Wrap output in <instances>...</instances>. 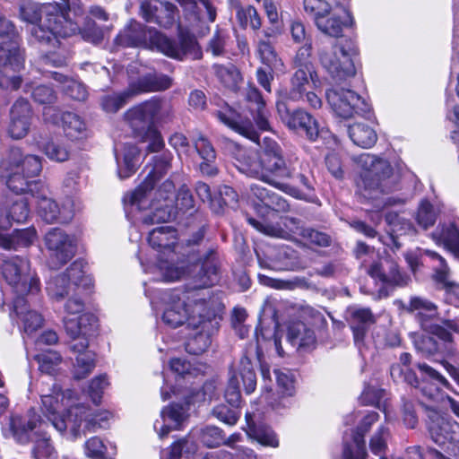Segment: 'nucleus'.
Instances as JSON below:
<instances>
[{"label": "nucleus", "mask_w": 459, "mask_h": 459, "mask_svg": "<svg viewBox=\"0 0 459 459\" xmlns=\"http://www.w3.org/2000/svg\"><path fill=\"white\" fill-rule=\"evenodd\" d=\"M360 416L359 425L351 432L350 437H343V449L341 459H365L367 455L364 436L369 431L371 426L378 421L379 414L373 411H364L351 413L345 419V424L353 423L355 418Z\"/></svg>", "instance_id": "ddd939ff"}, {"label": "nucleus", "mask_w": 459, "mask_h": 459, "mask_svg": "<svg viewBox=\"0 0 459 459\" xmlns=\"http://www.w3.org/2000/svg\"><path fill=\"white\" fill-rule=\"evenodd\" d=\"M432 236L438 244H442L455 257L459 256V230L455 221L442 223Z\"/></svg>", "instance_id": "79ce46f5"}, {"label": "nucleus", "mask_w": 459, "mask_h": 459, "mask_svg": "<svg viewBox=\"0 0 459 459\" xmlns=\"http://www.w3.org/2000/svg\"><path fill=\"white\" fill-rule=\"evenodd\" d=\"M325 97L333 111L340 117L350 118L354 115L365 116L370 112V105L351 90L333 87Z\"/></svg>", "instance_id": "a211bd4d"}, {"label": "nucleus", "mask_w": 459, "mask_h": 459, "mask_svg": "<svg viewBox=\"0 0 459 459\" xmlns=\"http://www.w3.org/2000/svg\"><path fill=\"white\" fill-rule=\"evenodd\" d=\"M247 221L257 230L275 238H290L292 235L302 237L306 228L303 227L301 221L296 218L285 217L282 223L285 229L279 225L268 224L261 222L254 218L248 217Z\"/></svg>", "instance_id": "7c9ffc66"}, {"label": "nucleus", "mask_w": 459, "mask_h": 459, "mask_svg": "<svg viewBox=\"0 0 459 459\" xmlns=\"http://www.w3.org/2000/svg\"><path fill=\"white\" fill-rule=\"evenodd\" d=\"M0 36L9 38L0 44V89L17 90L22 80L15 74L23 67L24 56L19 48L14 25L1 16Z\"/></svg>", "instance_id": "9d476101"}, {"label": "nucleus", "mask_w": 459, "mask_h": 459, "mask_svg": "<svg viewBox=\"0 0 459 459\" xmlns=\"http://www.w3.org/2000/svg\"><path fill=\"white\" fill-rule=\"evenodd\" d=\"M236 15L238 22L244 28L250 26L253 30H257L262 26L261 17L252 5L238 7Z\"/></svg>", "instance_id": "e2e57ef3"}, {"label": "nucleus", "mask_w": 459, "mask_h": 459, "mask_svg": "<svg viewBox=\"0 0 459 459\" xmlns=\"http://www.w3.org/2000/svg\"><path fill=\"white\" fill-rule=\"evenodd\" d=\"M43 425L39 416L34 414L26 423H18L13 420L12 429L13 436L19 443L25 444L29 440L32 441L31 459H58V453L50 436L43 429Z\"/></svg>", "instance_id": "f8f14e48"}, {"label": "nucleus", "mask_w": 459, "mask_h": 459, "mask_svg": "<svg viewBox=\"0 0 459 459\" xmlns=\"http://www.w3.org/2000/svg\"><path fill=\"white\" fill-rule=\"evenodd\" d=\"M235 160L239 172L264 183L273 182L267 175H264L261 153L258 155L252 150L238 147Z\"/></svg>", "instance_id": "bb28decb"}, {"label": "nucleus", "mask_w": 459, "mask_h": 459, "mask_svg": "<svg viewBox=\"0 0 459 459\" xmlns=\"http://www.w3.org/2000/svg\"><path fill=\"white\" fill-rule=\"evenodd\" d=\"M222 306L220 302H212L205 314H199L201 322L192 327L196 333L186 343V351L194 355L204 352L211 344V335L219 326Z\"/></svg>", "instance_id": "f3484780"}, {"label": "nucleus", "mask_w": 459, "mask_h": 459, "mask_svg": "<svg viewBox=\"0 0 459 459\" xmlns=\"http://www.w3.org/2000/svg\"><path fill=\"white\" fill-rule=\"evenodd\" d=\"M311 57L312 42L311 40H307L305 44L298 49L293 59V65L298 69L313 70Z\"/></svg>", "instance_id": "338daca9"}, {"label": "nucleus", "mask_w": 459, "mask_h": 459, "mask_svg": "<svg viewBox=\"0 0 459 459\" xmlns=\"http://www.w3.org/2000/svg\"><path fill=\"white\" fill-rule=\"evenodd\" d=\"M125 119L129 124L135 137L143 134L150 128L154 127L151 117L147 114V108L144 102L128 109L125 113Z\"/></svg>", "instance_id": "a19ab883"}, {"label": "nucleus", "mask_w": 459, "mask_h": 459, "mask_svg": "<svg viewBox=\"0 0 459 459\" xmlns=\"http://www.w3.org/2000/svg\"><path fill=\"white\" fill-rule=\"evenodd\" d=\"M116 43L122 47H143L155 49L170 58L180 61L186 57L194 60L202 57L201 48L193 35L180 31L178 42L157 30L134 21L117 36Z\"/></svg>", "instance_id": "7ed1b4c3"}, {"label": "nucleus", "mask_w": 459, "mask_h": 459, "mask_svg": "<svg viewBox=\"0 0 459 459\" xmlns=\"http://www.w3.org/2000/svg\"><path fill=\"white\" fill-rule=\"evenodd\" d=\"M51 75L55 81L63 85V91L70 98L78 101H83L87 99L88 92L82 82L56 72L52 73Z\"/></svg>", "instance_id": "864d4df0"}, {"label": "nucleus", "mask_w": 459, "mask_h": 459, "mask_svg": "<svg viewBox=\"0 0 459 459\" xmlns=\"http://www.w3.org/2000/svg\"><path fill=\"white\" fill-rule=\"evenodd\" d=\"M257 53L261 62L271 70H283V62L278 56L274 48L269 41L264 39L259 40L257 43Z\"/></svg>", "instance_id": "6e6d98bb"}, {"label": "nucleus", "mask_w": 459, "mask_h": 459, "mask_svg": "<svg viewBox=\"0 0 459 459\" xmlns=\"http://www.w3.org/2000/svg\"><path fill=\"white\" fill-rule=\"evenodd\" d=\"M261 158L264 175H267L273 181L267 184L283 192H292V187L279 180L288 164L281 145L275 140L264 137L261 144Z\"/></svg>", "instance_id": "dca6fc26"}, {"label": "nucleus", "mask_w": 459, "mask_h": 459, "mask_svg": "<svg viewBox=\"0 0 459 459\" xmlns=\"http://www.w3.org/2000/svg\"><path fill=\"white\" fill-rule=\"evenodd\" d=\"M249 191V197L255 199L259 203L255 206L258 212L263 209L266 212L272 210L278 212L289 211V204L287 201L277 193L258 184H251Z\"/></svg>", "instance_id": "2f4dec72"}, {"label": "nucleus", "mask_w": 459, "mask_h": 459, "mask_svg": "<svg viewBox=\"0 0 459 459\" xmlns=\"http://www.w3.org/2000/svg\"><path fill=\"white\" fill-rule=\"evenodd\" d=\"M172 158L170 152H165L152 159V163L146 166L149 171L143 182L123 198L127 216L134 210L151 209L150 213L142 219L143 223L146 225L167 222L172 217L174 209L171 197L175 189L173 182L169 179L164 181L152 197L154 185L169 172Z\"/></svg>", "instance_id": "f03ea898"}, {"label": "nucleus", "mask_w": 459, "mask_h": 459, "mask_svg": "<svg viewBox=\"0 0 459 459\" xmlns=\"http://www.w3.org/2000/svg\"><path fill=\"white\" fill-rule=\"evenodd\" d=\"M86 413L78 416V421H81V435L88 432H95L99 429L108 428V420L110 417V412L103 411L99 413L90 412V409L84 405Z\"/></svg>", "instance_id": "3c124183"}, {"label": "nucleus", "mask_w": 459, "mask_h": 459, "mask_svg": "<svg viewBox=\"0 0 459 459\" xmlns=\"http://www.w3.org/2000/svg\"><path fill=\"white\" fill-rule=\"evenodd\" d=\"M276 108L281 120L290 130L305 134L310 141H315L317 138L318 124L307 112L302 109L290 111L286 103L282 101H278Z\"/></svg>", "instance_id": "4be33fe9"}, {"label": "nucleus", "mask_w": 459, "mask_h": 459, "mask_svg": "<svg viewBox=\"0 0 459 459\" xmlns=\"http://www.w3.org/2000/svg\"><path fill=\"white\" fill-rule=\"evenodd\" d=\"M0 273L3 280L14 293L13 307L21 312L24 305V296L35 295L39 291V279L31 270L30 261L20 255L4 259Z\"/></svg>", "instance_id": "1a4fd4ad"}, {"label": "nucleus", "mask_w": 459, "mask_h": 459, "mask_svg": "<svg viewBox=\"0 0 459 459\" xmlns=\"http://www.w3.org/2000/svg\"><path fill=\"white\" fill-rule=\"evenodd\" d=\"M134 96L135 94L134 91H131V84L129 83L127 89L124 91L104 96L101 100V107L106 112L115 113Z\"/></svg>", "instance_id": "052dcab7"}, {"label": "nucleus", "mask_w": 459, "mask_h": 459, "mask_svg": "<svg viewBox=\"0 0 459 459\" xmlns=\"http://www.w3.org/2000/svg\"><path fill=\"white\" fill-rule=\"evenodd\" d=\"M74 290L71 283L66 281V276L63 274L52 277L47 282V292L48 296L56 301L62 300Z\"/></svg>", "instance_id": "13d9d810"}, {"label": "nucleus", "mask_w": 459, "mask_h": 459, "mask_svg": "<svg viewBox=\"0 0 459 459\" xmlns=\"http://www.w3.org/2000/svg\"><path fill=\"white\" fill-rule=\"evenodd\" d=\"M239 379H241L247 394H252L256 388V375L254 370L250 359L243 356L236 371L232 372L225 390V399L227 403L235 408H238L241 403V394L239 389Z\"/></svg>", "instance_id": "aec40b11"}, {"label": "nucleus", "mask_w": 459, "mask_h": 459, "mask_svg": "<svg viewBox=\"0 0 459 459\" xmlns=\"http://www.w3.org/2000/svg\"><path fill=\"white\" fill-rule=\"evenodd\" d=\"M43 153L52 161L65 162L69 159L70 150L58 140H50L39 146Z\"/></svg>", "instance_id": "bf43d9fd"}, {"label": "nucleus", "mask_w": 459, "mask_h": 459, "mask_svg": "<svg viewBox=\"0 0 459 459\" xmlns=\"http://www.w3.org/2000/svg\"><path fill=\"white\" fill-rule=\"evenodd\" d=\"M0 169L6 178V185L19 195L30 192L34 196L43 185L30 178L37 177L42 169L41 159L36 155L23 156L19 148H11L5 158L0 160Z\"/></svg>", "instance_id": "0eeeda50"}, {"label": "nucleus", "mask_w": 459, "mask_h": 459, "mask_svg": "<svg viewBox=\"0 0 459 459\" xmlns=\"http://www.w3.org/2000/svg\"><path fill=\"white\" fill-rule=\"evenodd\" d=\"M304 10L322 33L333 37L342 36L343 29L351 26L353 18L344 4L333 5L326 0H304Z\"/></svg>", "instance_id": "9b49d317"}, {"label": "nucleus", "mask_w": 459, "mask_h": 459, "mask_svg": "<svg viewBox=\"0 0 459 459\" xmlns=\"http://www.w3.org/2000/svg\"><path fill=\"white\" fill-rule=\"evenodd\" d=\"M31 118L30 105L24 99L18 100L12 107L10 112V124L8 133L13 139L24 137L30 128Z\"/></svg>", "instance_id": "c756f323"}, {"label": "nucleus", "mask_w": 459, "mask_h": 459, "mask_svg": "<svg viewBox=\"0 0 459 459\" xmlns=\"http://www.w3.org/2000/svg\"><path fill=\"white\" fill-rule=\"evenodd\" d=\"M144 103L147 108V114L153 125L156 123H167L172 119L174 108L169 100L152 97L151 100L144 101Z\"/></svg>", "instance_id": "49530a36"}, {"label": "nucleus", "mask_w": 459, "mask_h": 459, "mask_svg": "<svg viewBox=\"0 0 459 459\" xmlns=\"http://www.w3.org/2000/svg\"><path fill=\"white\" fill-rule=\"evenodd\" d=\"M177 238V231L170 226H160L153 229L149 233L148 242L159 253L157 262L146 264L140 259V263L145 273L160 274V276L154 278L157 281H175L180 280L186 273L183 264H175L167 259H163L160 255V254H163L170 257L171 260L173 259V248Z\"/></svg>", "instance_id": "6e6552de"}, {"label": "nucleus", "mask_w": 459, "mask_h": 459, "mask_svg": "<svg viewBox=\"0 0 459 459\" xmlns=\"http://www.w3.org/2000/svg\"><path fill=\"white\" fill-rule=\"evenodd\" d=\"M60 119L65 135L71 140H79L87 136L86 125L77 114L65 112Z\"/></svg>", "instance_id": "09e8293b"}, {"label": "nucleus", "mask_w": 459, "mask_h": 459, "mask_svg": "<svg viewBox=\"0 0 459 459\" xmlns=\"http://www.w3.org/2000/svg\"><path fill=\"white\" fill-rule=\"evenodd\" d=\"M41 411L59 432L69 429L74 438L81 437L78 416L86 413L83 404H74V392L63 391L56 383L48 389L41 388Z\"/></svg>", "instance_id": "423d86ee"}, {"label": "nucleus", "mask_w": 459, "mask_h": 459, "mask_svg": "<svg viewBox=\"0 0 459 459\" xmlns=\"http://www.w3.org/2000/svg\"><path fill=\"white\" fill-rule=\"evenodd\" d=\"M288 342L295 348H310L316 342L314 331L302 322H293L288 327Z\"/></svg>", "instance_id": "c03bdc74"}, {"label": "nucleus", "mask_w": 459, "mask_h": 459, "mask_svg": "<svg viewBox=\"0 0 459 459\" xmlns=\"http://www.w3.org/2000/svg\"><path fill=\"white\" fill-rule=\"evenodd\" d=\"M246 100L249 103L248 108L252 113L256 126L262 131H270V114L265 108V101L258 89L249 85L246 90Z\"/></svg>", "instance_id": "c9c22d12"}, {"label": "nucleus", "mask_w": 459, "mask_h": 459, "mask_svg": "<svg viewBox=\"0 0 459 459\" xmlns=\"http://www.w3.org/2000/svg\"><path fill=\"white\" fill-rule=\"evenodd\" d=\"M427 425L431 439L449 455H456L459 452L457 422L447 414L429 410Z\"/></svg>", "instance_id": "4468645a"}, {"label": "nucleus", "mask_w": 459, "mask_h": 459, "mask_svg": "<svg viewBox=\"0 0 459 459\" xmlns=\"http://www.w3.org/2000/svg\"><path fill=\"white\" fill-rule=\"evenodd\" d=\"M204 459H257L256 454L250 448H240L234 455L227 451L221 450L208 454Z\"/></svg>", "instance_id": "774afa93"}, {"label": "nucleus", "mask_w": 459, "mask_h": 459, "mask_svg": "<svg viewBox=\"0 0 459 459\" xmlns=\"http://www.w3.org/2000/svg\"><path fill=\"white\" fill-rule=\"evenodd\" d=\"M289 179L297 187L311 189L310 170L306 162L300 161L297 157L288 158L286 171L281 174L279 180Z\"/></svg>", "instance_id": "4c0bfd02"}, {"label": "nucleus", "mask_w": 459, "mask_h": 459, "mask_svg": "<svg viewBox=\"0 0 459 459\" xmlns=\"http://www.w3.org/2000/svg\"><path fill=\"white\" fill-rule=\"evenodd\" d=\"M84 263L82 260L74 261L65 271L62 273L66 276L74 289L76 290H89L92 286V278L91 275L86 274L84 271Z\"/></svg>", "instance_id": "de8ad7c7"}, {"label": "nucleus", "mask_w": 459, "mask_h": 459, "mask_svg": "<svg viewBox=\"0 0 459 459\" xmlns=\"http://www.w3.org/2000/svg\"><path fill=\"white\" fill-rule=\"evenodd\" d=\"M35 359L39 363V370L48 375H54L62 361L61 355L51 350L36 355Z\"/></svg>", "instance_id": "680f3d73"}, {"label": "nucleus", "mask_w": 459, "mask_h": 459, "mask_svg": "<svg viewBox=\"0 0 459 459\" xmlns=\"http://www.w3.org/2000/svg\"><path fill=\"white\" fill-rule=\"evenodd\" d=\"M357 161L362 169L357 182V192L361 198L374 202L377 209L405 204L404 198L386 196L394 185V180L391 178L393 169L387 160L363 153L358 157Z\"/></svg>", "instance_id": "20e7f679"}, {"label": "nucleus", "mask_w": 459, "mask_h": 459, "mask_svg": "<svg viewBox=\"0 0 459 459\" xmlns=\"http://www.w3.org/2000/svg\"><path fill=\"white\" fill-rule=\"evenodd\" d=\"M389 437V429L384 425H380L370 439L369 448L371 452L375 455L384 453L387 447Z\"/></svg>", "instance_id": "69168bd1"}, {"label": "nucleus", "mask_w": 459, "mask_h": 459, "mask_svg": "<svg viewBox=\"0 0 459 459\" xmlns=\"http://www.w3.org/2000/svg\"><path fill=\"white\" fill-rule=\"evenodd\" d=\"M409 310L416 312V317L423 328L428 327L427 321L429 319L434 318L437 315V306L431 301L420 297L411 299Z\"/></svg>", "instance_id": "603ef678"}, {"label": "nucleus", "mask_w": 459, "mask_h": 459, "mask_svg": "<svg viewBox=\"0 0 459 459\" xmlns=\"http://www.w3.org/2000/svg\"><path fill=\"white\" fill-rule=\"evenodd\" d=\"M214 116L220 122L238 133L239 134L257 143L259 135L248 118H244L235 109L224 103L219 109L214 111Z\"/></svg>", "instance_id": "393cba45"}, {"label": "nucleus", "mask_w": 459, "mask_h": 459, "mask_svg": "<svg viewBox=\"0 0 459 459\" xmlns=\"http://www.w3.org/2000/svg\"><path fill=\"white\" fill-rule=\"evenodd\" d=\"M186 411L180 404L172 403L160 411V420H156L153 424L154 430L159 437L163 439L172 429L179 427L185 419Z\"/></svg>", "instance_id": "f704fd0d"}, {"label": "nucleus", "mask_w": 459, "mask_h": 459, "mask_svg": "<svg viewBox=\"0 0 459 459\" xmlns=\"http://www.w3.org/2000/svg\"><path fill=\"white\" fill-rule=\"evenodd\" d=\"M141 15L147 22H153L164 28L172 27L178 17V11L176 5L160 0L142 1Z\"/></svg>", "instance_id": "b1692460"}, {"label": "nucleus", "mask_w": 459, "mask_h": 459, "mask_svg": "<svg viewBox=\"0 0 459 459\" xmlns=\"http://www.w3.org/2000/svg\"><path fill=\"white\" fill-rule=\"evenodd\" d=\"M418 368L422 377L420 389L425 396L429 399H436L441 386L448 388V382L436 369L425 363H419Z\"/></svg>", "instance_id": "58836bf2"}, {"label": "nucleus", "mask_w": 459, "mask_h": 459, "mask_svg": "<svg viewBox=\"0 0 459 459\" xmlns=\"http://www.w3.org/2000/svg\"><path fill=\"white\" fill-rule=\"evenodd\" d=\"M84 302L78 297L70 298L65 305L67 316L64 318V325L72 339L89 335L94 329L96 317L91 313H84Z\"/></svg>", "instance_id": "6ab92c4d"}, {"label": "nucleus", "mask_w": 459, "mask_h": 459, "mask_svg": "<svg viewBox=\"0 0 459 459\" xmlns=\"http://www.w3.org/2000/svg\"><path fill=\"white\" fill-rule=\"evenodd\" d=\"M318 58L323 68L336 82H344L356 74L350 53L339 43L329 48L319 49Z\"/></svg>", "instance_id": "2eb2a0df"}, {"label": "nucleus", "mask_w": 459, "mask_h": 459, "mask_svg": "<svg viewBox=\"0 0 459 459\" xmlns=\"http://www.w3.org/2000/svg\"><path fill=\"white\" fill-rule=\"evenodd\" d=\"M348 134L353 143L361 148H370L377 140L375 130L366 124L356 123L350 126Z\"/></svg>", "instance_id": "8fccbe9b"}, {"label": "nucleus", "mask_w": 459, "mask_h": 459, "mask_svg": "<svg viewBox=\"0 0 459 459\" xmlns=\"http://www.w3.org/2000/svg\"><path fill=\"white\" fill-rule=\"evenodd\" d=\"M21 18L30 23V32L35 40L56 46L59 38H66L75 30L74 23L62 14L58 4H46L39 7L37 4L27 3L21 6Z\"/></svg>", "instance_id": "39448f33"}, {"label": "nucleus", "mask_w": 459, "mask_h": 459, "mask_svg": "<svg viewBox=\"0 0 459 459\" xmlns=\"http://www.w3.org/2000/svg\"><path fill=\"white\" fill-rule=\"evenodd\" d=\"M424 254L430 259L437 262V264L435 266L434 279L436 281L443 284L446 292V301L457 307L459 304L458 286L455 282L448 281L449 270L445 259L437 252L429 249H426Z\"/></svg>", "instance_id": "473e14b6"}, {"label": "nucleus", "mask_w": 459, "mask_h": 459, "mask_svg": "<svg viewBox=\"0 0 459 459\" xmlns=\"http://www.w3.org/2000/svg\"><path fill=\"white\" fill-rule=\"evenodd\" d=\"M200 270L195 276L193 287L186 290H171L161 297L162 323L178 328L184 324L188 327H196L201 322L199 314H205L209 305L217 300H206L200 289L209 288L220 281L221 261L215 249H209L199 259Z\"/></svg>", "instance_id": "f257e3e1"}, {"label": "nucleus", "mask_w": 459, "mask_h": 459, "mask_svg": "<svg viewBox=\"0 0 459 459\" xmlns=\"http://www.w3.org/2000/svg\"><path fill=\"white\" fill-rule=\"evenodd\" d=\"M346 319L352 330L354 342L360 349L368 327L375 322L374 316L369 308L352 306L346 310Z\"/></svg>", "instance_id": "c85d7f7f"}, {"label": "nucleus", "mask_w": 459, "mask_h": 459, "mask_svg": "<svg viewBox=\"0 0 459 459\" xmlns=\"http://www.w3.org/2000/svg\"><path fill=\"white\" fill-rule=\"evenodd\" d=\"M116 160L117 162V172L120 178L125 179L131 177L140 164V150L134 144H125L121 154L115 147Z\"/></svg>", "instance_id": "ea45409f"}, {"label": "nucleus", "mask_w": 459, "mask_h": 459, "mask_svg": "<svg viewBox=\"0 0 459 459\" xmlns=\"http://www.w3.org/2000/svg\"><path fill=\"white\" fill-rule=\"evenodd\" d=\"M439 212V207L435 206L429 200L423 199L418 206L415 220L423 230H428L436 223Z\"/></svg>", "instance_id": "5fc2aeb1"}, {"label": "nucleus", "mask_w": 459, "mask_h": 459, "mask_svg": "<svg viewBox=\"0 0 459 459\" xmlns=\"http://www.w3.org/2000/svg\"><path fill=\"white\" fill-rule=\"evenodd\" d=\"M368 274L386 285L404 286L408 281V277L400 273L396 263L387 258L372 264Z\"/></svg>", "instance_id": "72a5a7b5"}, {"label": "nucleus", "mask_w": 459, "mask_h": 459, "mask_svg": "<svg viewBox=\"0 0 459 459\" xmlns=\"http://www.w3.org/2000/svg\"><path fill=\"white\" fill-rule=\"evenodd\" d=\"M314 70L297 69L290 79V89L288 99L298 101L303 100L305 92L312 88L311 82H314Z\"/></svg>", "instance_id": "37998d69"}, {"label": "nucleus", "mask_w": 459, "mask_h": 459, "mask_svg": "<svg viewBox=\"0 0 459 459\" xmlns=\"http://www.w3.org/2000/svg\"><path fill=\"white\" fill-rule=\"evenodd\" d=\"M37 199L38 213L47 223H67L74 215V204L71 198L64 201L61 206L39 188L33 196Z\"/></svg>", "instance_id": "412c9836"}, {"label": "nucleus", "mask_w": 459, "mask_h": 459, "mask_svg": "<svg viewBox=\"0 0 459 459\" xmlns=\"http://www.w3.org/2000/svg\"><path fill=\"white\" fill-rule=\"evenodd\" d=\"M88 335H81L73 339L70 344L71 351L77 354L74 364V376L76 379L85 378L95 367V354L87 350L89 346Z\"/></svg>", "instance_id": "cd10ccee"}, {"label": "nucleus", "mask_w": 459, "mask_h": 459, "mask_svg": "<svg viewBox=\"0 0 459 459\" xmlns=\"http://www.w3.org/2000/svg\"><path fill=\"white\" fill-rule=\"evenodd\" d=\"M45 242L51 252L50 264L53 268L66 264L75 254L74 238L61 229H51L46 234Z\"/></svg>", "instance_id": "5701e85b"}, {"label": "nucleus", "mask_w": 459, "mask_h": 459, "mask_svg": "<svg viewBox=\"0 0 459 459\" xmlns=\"http://www.w3.org/2000/svg\"><path fill=\"white\" fill-rule=\"evenodd\" d=\"M27 303L28 300L24 297V305L22 307L21 312L14 308L13 311L21 319L24 333L30 335L42 326L43 317L38 312L27 309Z\"/></svg>", "instance_id": "4d7b16f0"}, {"label": "nucleus", "mask_w": 459, "mask_h": 459, "mask_svg": "<svg viewBox=\"0 0 459 459\" xmlns=\"http://www.w3.org/2000/svg\"><path fill=\"white\" fill-rule=\"evenodd\" d=\"M195 450V444L188 437L174 442L168 452H162L161 459H180L183 453L188 454Z\"/></svg>", "instance_id": "0e129e2a"}, {"label": "nucleus", "mask_w": 459, "mask_h": 459, "mask_svg": "<svg viewBox=\"0 0 459 459\" xmlns=\"http://www.w3.org/2000/svg\"><path fill=\"white\" fill-rule=\"evenodd\" d=\"M246 420L247 423V433L248 437L255 439L259 444L264 446H270L276 448L279 446V439L275 432L268 426L264 424L256 425L251 422V414H246Z\"/></svg>", "instance_id": "a18cd8bd"}, {"label": "nucleus", "mask_w": 459, "mask_h": 459, "mask_svg": "<svg viewBox=\"0 0 459 459\" xmlns=\"http://www.w3.org/2000/svg\"><path fill=\"white\" fill-rule=\"evenodd\" d=\"M29 214V201L26 197L7 198L0 203V230H8L13 222H25Z\"/></svg>", "instance_id": "a878e982"}, {"label": "nucleus", "mask_w": 459, "mask_h": 459, "mask_svg": "<svg viewBox=\"0 0 459 459\" xmlns=\"http://www.w3.org/2000/svg\"><path fill=\"white\" fill-rule=\"evenodd\" d=\"M130 84L131 91L138 95L145 92L166 91L172 86V79L166 74L150 73L131 82Z\"/></svg>", "instance_id": "e433bc0d"}]
</instances>
